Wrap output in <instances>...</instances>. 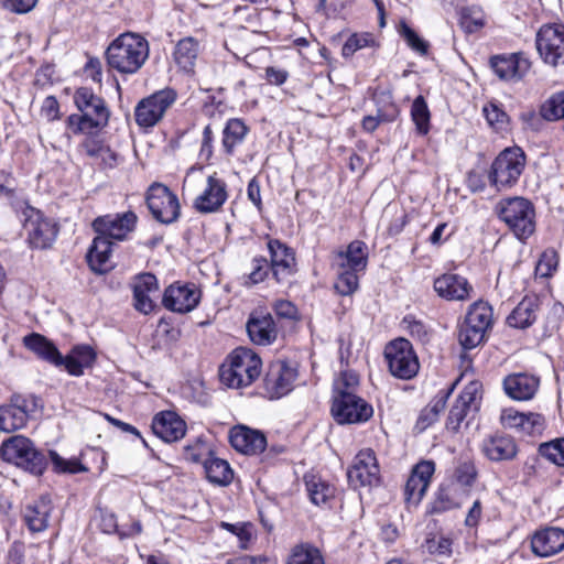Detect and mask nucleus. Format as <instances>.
<instances>
[{
  "label": "nucleus",
  "mask_w": 564,
  "mask_h": 564,
  "mask_svg": "<svg viewBox=\"0 0 564 564\" xmlns=\"http://www.w3.org/2000/svg\"><path fill=\"white\" fill-rule=\"evenodd\" d=\"M149 42L139 33L126 32L117 36L106 51L110 68L120 74H135L149 58Z\"/></svg>",
  "instance_id": "1"
},
{
  "label": "nucleus",
  "mask_w": 564,
  "mask_h": 564,
  "mask_svg": "<svg viewBox=\"0 0 564 564\" xmlns=\"http://www.w3.org/2000/svg\"><path fill=\"white\" fill-rule=\"evenodd\" d=\"M261 359L251 349L236 348L220 366L219 376L224 384L240 389L249 387L261 373Z\"/></svg>",
  "instance_id": "2"
},
{
  "label": "nucleus",
  "mask_w": 564,
  "mask_h": 564,
  "mask_svg": "<svg viewBox=\"0 0 564 564\" xmlns=\"http://www.w3.org/2000/svg\"><path fill=\"white\" fill-rule=\"evenodd\" d=\"M74 101L80 115H70L68 123L74 132L91 133L107 126L110 112L102 98L91 89L82 87L76 90Z\"/></svg>",
  "instance_id": "3"
},
{
  "label": "nucleus",
  "mask_w": 564,
  "mask_h": 564,
  "mask_svg": "<svg viewBox=\"0 0 564 564\" xmlns=\"http://www.w3.org/2000/svg\"><path fill=\"white\" fill-rule=\"evenodd\" d=\"M496 212L519 240H525L535 230V212L533 205L523 197L501 199Z\"/></svg>",
  "instance_id": "4"
},
{
  "label": "nucleus",
  "mask_w": 564,
  "mask_h": 564,
  "mask_svg": "<svg viewBox=\"0 0 564 564\" xmlns=\"http://www.w3.org/2000/svg\"><path fill=\"white\" fill-rule=\"evenodd\" d=\"M1 456L33 475H41L46 466L45 456L34 448L29 438L21 435L12 436L2 443Z\"/></svg>",
  "instance_id": "5"
},
{
  "label": "nucleus",
  "mask_w": 564,
  "mask_h": 564,
  "mask_svg": "<svg viewBox=\"0 0 564 564\" xmlns=\"http://www.w3.org/2000/svg\"><path fill=\"white\" fill-rule=\"evenodd\" d=\"M525 166V155L520 148L503 150L492 162L489 173L490 183L497 188L514 185Z\"/></svg>",
  "instance_id": "6"
},
{
  "label": "nucleus",
  "mask_w": 564,
  "mask_h": 564,
  "mask_svg": "<svg viewBox=\"0 0 564 564\" xmlns=\"http://www.w3.org/2000/svg\"><path fill=\"white\" fill-rule=\"evenodd\" d=\"M21 221L32 248L46 249L52 246L57 236V227L40 210L26 205L21 212Z\"/></svg>",
  "instance_id": "7"
},
{
  "label": "nucleus",
  "mask_w": 564,
  "mask_h": 564,
  "mask_svg": "<svg viewBox=\"0 0 564 564\" xmlns=\"http://www.w3.org/2000/svg\"><path fill=\"white\" fill-rule=\"evenodd\" d=\"M384 357L392 376L400 379L413 378L420 368L417 357L412 345L404 338L389 343L384 348Z\"/></svg>",
  "instance_id": "8"
},
{
  "label": "nucleus",
  "mask_w": 564,
  "mask_h": 564,
  "mask_svg": "<svg viewBox=\"0 0 564 564\" xmlns=\"http://www.w3.org/2000/svg\"><path fill=\"white\" fill-rule=\"evenodd\" d=\"M174 89L165 88L143 98L134 109L137 123L142 128H152L162 120L166 110L175 102Z\"/></svg>",
  "instance_id": "9"
},
{
  "label": "nucleus",
  "mask_w": 564,
  "mask_h": 564,
  "mask_svg": "<svg viewBox=\"0 0 564 564\" xmlns=\"http://www.w3.org/2000/svg\"><path fill=\"white\" fill-rule=\"evenodd\" d=\"M536 50L543 62L552 67L564 65V25L544 24L536 33Z\"/></svg>",
  "instance_id": "10"
},
{
  "label": "nucleus",
  "mask_w": 564,
  "mask_h": 564,
  "mask_svg": "<svg viewBox=\"0 0 564 564\" xmlns=\"http://www.w3.org/2000/svg\"><path fill=\"white\" fill-rule=\"evenodd\" d=\"M332 414L339 424L367 422L373 414L372 406L356 393L334 397Z\"/></svg>",
  "instance_id": "11"
},
{
  "label": "nucleus",
  "mask_w": 564,
  "mask_h": 564,
  "mask_svg": "<svg viewBox=\"0 0 564 564\" xmlns=\"http://www.w3.org/2000/svg\"><path fill=\"white\" fill-rule=\"evenodd\" d=\"M147 204L152 216L162 224H172L180 216L181 207L177 196L163 184L155 183L150 186Z\"/></svg>",
  "instance_id": "12"
},
{
  "label": "nucleus",
  "mask_w": 564,
  "mask_h": 564,
  "mask_svg": "<svg viewBox=\"0 0 564 564\" xmlns=\"http://www.w3.org/2000/svg\"><path fill=\"white\" fill-rule=\"evenodd\" d=\"M296 377V369L285 361L272 362L263 380L265 395L271 400L286 395L292 391Z\"/></svg>",
  "instance_id": "13"
},
{
  "label": "nucleus",
  "mask_w": 564,
  "mask_h": 564,
  "mask_svg": "<svg viewBox=\"0 0 564 564\" xmlns=\"http://www.w3.org/2000/svg\"><path fill=\"white\" fill-rule=\"evenodd\" d=\"M347 478L354 490L372 487L379 481V466L372 451L366 449L357 454Z\"/></svg>",
  "instance_id": "14"
},
{
  "label": "nucleus",
  "mask_w": 564,
  "mask_h": 564,
  "mask_svg": "<svg viewBox=\"0 0 564 564\" xmlns=\"http://www.w3.org/2000/svg\"><path fill=\"white\" fill-rule=\"evenodd\" d=\"M137 223V216L132 212L123 214L105 215L96 218L93 228L97 236H104L107 240H123L131 232Z\"/></svg>",
  "instance_id": "15"
},
{
  "label": "nucleus",
  "mask_w": 564,
  "mask_h": 564,
  "mask_svg": "<svg viewBox=\"0 0 564 564\" xmlns=\"http://www.w3.org/2000/svg\"><path fill=\"white\" fill-rule=\"evenodd\" d=\"M481 384L471 381L459 393L455 403L449 410L446 422L447 430L457 432L463 421L471 410H477L480 401Z\"/></svg>",
  "instance_id": "16"
},
{
  "label": "nucleus",
  "mask_w": 564,
  "mask_h": 564,
  "mask_svg": "<svg viewBox=\"0 0 564 564\" xmlns=\"http://www.w3.org/2000/svg\"><path fill=\"white\" fill-rule=\"evenodd\" d=\"M495 74L506 82H519L530 70L531 62L524 53L497 55L490 58Z\"/></svg>",
  "instance_id": "17"
},
{
  "label": "nucleus",
  "mask_w": 564,
  "mask_h": 564,
  "mask_svg": "<svg viewBox=\"0 0 564 564\" xmlns=\"http://www.w3.org/2000/svg\"><path fill=\"white\" fill-rule=\"evenodd\" d=\"M500 423L525 435H540L545 429V420L539 413H523L513 408L501 411Z\"/></svg>",
  "instance_id": "18"
},
{
  "label": "nucleus",
  "mask_w": 564,
  "mask_h": 564,
  "mask_svg": "<svg viewBox=\"0 0 564 564\" xmlns=\"http://www.w3.org/2000/svg\"><path fill=\"white\" fill-rule=\"evenodd\" d=\"M268 250L271 271L276 282L286 281L295 272V254L291 248L278 239H269Z\"/></svg>",
  "instance_id": "19"
},
{
  "label": "nucleus",
  "mask_w": 564,
  "mask_h": 564,
  "mask_svg": "<svg viewBox=\"0 0 564 564\" xmlns=\"http://www.w3.org/2000/svg\"><path fill=\"white\" fill-rule=\"evenodd\" d=\"M246 329L250 340L259 346H269L278 337V328L270 313L254 311L249 315Z\"/></svg>",
  "instance_id": "20"
},
{
  "label": "nucleus",
  "mask_w": 564,
  "mask_h": 564,
  "mask_svg": "<svg viewBox=\"0 0 564 564\" xmlns=\"http://www.w3.org/2000/svg\"><path fill=\"white\" fill-rule=\"evenodd\" d=\"M226 183L213 175L208 176L205 189L194 202V207L203 214L215 213L227 200Z\"/></svg>",
  "instance_id": "21"
},
{
  "label": "nucleus",
  "mask_w": 564,
  "mask_h": 564,
  "mask_svg": "<svg viewBox=\"0 0 564 564\" xmlns=\"http://www.w3.org/2000/svg\"><path fill=\"white\" fill-rule=\"evenodd\" d=\"M540 388V378L530 373H512L503 379V389L508 397L517 401L534 398Z\"/></svg>",
  "instance_id": "22"
},
{
  "label": "nucleus",
  "mask_w": 564,
  "mask_h": 564,
  "mask_svg": "<svg viewBox=\"0 0 564 564\" xmlns=\"http://www.w3.org/2000/svg\"><path fill=\"white\" fill-rule=\"evenodd\" d=\"M199 302V292L194 286L170 285L163 295V305L173 312L187 313Z\"/></svg>",
  "instance_id": "23"
},
{
  "label": "nucleus",
  "mask_w": 564,
  "mask_h": 564,
  "mask_svg": "<svg viewBox=\"0 0 564 564\" xmlns=\"http://www.w3.org/2000/svg\"><path fill=\"white\" fill-rule=\"evenodd\" d=\"M434 290L438 296L447 301H465L470 297L473 286L466 278L446 273L435 279Z\"/></svg>",
  "instance_id": "24"
},
{
  "label": "nucleus",
  "mask_w": 564,
  "mask_h": 564,
  "mask_svg": "<svg viewBox=\"0 0 564 564\" xmlns=\"http://www.w3.org/2000/svg\"><path fill=\"white\" fill-rule=\"evenodd\" d=\"M532 552L540 557H549L564 550V530L545 528L536 531L531 539Z\"/></svg>",
  "instance_id": "25"
},
{
  "label": "nucleus",
  "mask_w": 564,
  "mask_h": 564,
  "mask_svg": "<svg viewBox=\"0 0 564 564\" xmlns=\"http://www.w3.org/2000/svg\"><path fill=\"white\" fill-rule=\"evenodd\" d=\"M153 433L166 443L181 440L186 433V423L172 411L156 414L152 421Z\"/></svg>",
  "instance_id": "26"
},
{
  "label": "nucleus",
  "mask_w": 564,
  "mask_h": 564,
  "mask_svg": "<svg viewBox=\"0 0 564 564\" xmlns=\"http://www.w3.org/2000/svg\"><path fill=\"white\" fill-rule=\"evenodd\" d=\"M158 280L152 273H142L134 279V307L139 312L143 314L150 313L154 307V299L158 297Z\"/></svg>",
  "instance_id": "27"
},
{
  "label": "nucleus",
  "mask_w": 564,
  "mask_h": 564,
  "mask_svg": "<svg viewBox=\"0 0 564 564\" xmlns=\"http://www.w3.org/2000/svg\"><path fill=\"white\" fill-rule=\"evenodd\" d=\"M229 440L235 449L248 455L261 453L267 445L265 436L261 432L247 426L234 427Z\"/></svg>",
  "instance_id": "28"
},
{
  "label": "nucleus",
  "mask_w": 564,
  "mask_h": 564,
  "mask_svg": "<svg viewBox=\"0 0 564 564\" xmlns=\"http://www.w3.org/2000/svg\"><path fill=\"white\" fill-rule=\"evenodd\" d=\"M53 507L50 496H40L24 508V521L32 532H42L48 525V517Z\"/></svg>",
  "instance_id": "29"
},
{
  "label": "nucleus",
  "mask_w": 564,
  "mask_h": 564,
  "mask_svg": "<svg viewBox=\"0 0 564 564\" xmlns=\"http://www.w3.org/2000/svg\"><path fill=\"white\" fill-rule=\"evenodd\" d=\"M368 264L367 246L364 241H351L345 251H340L335 257L336 268L364 272Z\"/></svg>",
  "instance_id": "30"
},
{
  "label": "nucleus",
  "mask_w": 564,
  "mask_h": 564,
  "mask_svg": "<svg viewBox=\"0 0 564 564\" xmlns=\"http://www.w3.org/2000/svg\"><path fill=\"white\" fill-rule=\"evenodd\" d=\"M482 452L490 460H508L517 455V445L511 436L496 434L484 440Z\"/></svg>",
  "instance_id": "31"
},
{
  "label": "nucleus",
  "mask_w": 564,
  "mask_h": 564,
  "mask_svg": "<svg viewBox=\"0 0 564 564\" xmlns=\"http://www.w3.org/2000/svg\"><path fill=\"white\" fill-rule=\"evenodd\" d=\"M112 242L104 236H96L87 253V261L90 269L99 274L112 269L110 262Z\"/></svg>",
  "instance_id": "32"
},
{
  "label": "nucleus",
  "mask_w": 564,
  "mask_h": 564,
  "mask_svg": "<svg viewBox=\"0 0 564 564\" xmlns=\"http://www.w3.org/2000/svg\"><path fill=\"white\" fill-rule=\"evenodd\" d=\"M23 344L39 358L59 367V364L62 362L61 352L45 336L39 333H32L23 338Z\"/></svg>",
  "instance_id": "33"
},
{
  "label": "nucleus",
  "mask_w": 564,
  "mask_h": 564,
  "mask_svg": "<svg viewBox=\"0 0 564 564\" xmlns=\"http://www.w3.org/2000/svg\"><path fill=\"white\" fill-rule=\"evenodd\" d=\"M435 471V465L431 460H422L416 464L405 485V494H425Z\"/></svg>",
  "instance_id": "34"
},
{
  "label": "nucleus",
  "mask_w": 564,
  "mask_h": 564,
  "mask_svg": "<svg viewBox=\"0 0 564 564\" xmlns=\"http://www.w3.org/2000/svg\"><path fill=\"white\" fill-rule=\"evenodd\" d=\"M200 51L199 42L187 36L180 40L175 46L173 56L175 63L185 72H192Z\"/></svg>",
  "instance_id": "35"
},
{
  "label": "nucleus",
  "mask_w": 564,
  "mask_h": 564,
  "mask_svg": "<svg viewBox=\"0 0 564 564\" xmlns=\"http://www.w3.org/2000/svg\"><path fill=\"white\" fill-rule=\"evenodd\" d=\"M538 300L525 296L508 316L509 326L514 328H527L531 326L536 318Z\"/></svg>",
  "instance_id": "36"
},
{
  "label": "nucleus",
  "mask_w": 564,
  "mask_h": 564,
  "mask_svg": "<svg viewBox=\"0 0 564 564\" xmlns=\"http://www.w3.org/2000/svg\"><path fill=\"white\" fill-rule=\"evenodd\" d=\"M28 421L26 411L20 405L0 406V431L14 432L22 429Z\"/></svg>",
  "instance_id": "37"
},
{
  "label": "nucleus",
  "mask_w": 564,
  "mask_h": 564,
  "mask_svg": "<svg viewBox=\"0 0 564 564\" xmlns=\"http://www.w3.org/2000/svg\"><path fill=\"white\" fill-rule=\"evenodd\" d=\"M206 477L210 482L227 485L231 481L234 473L229 464L220 458L209 457L204 462Z\"/></svg>",
  "instance_id": "38"
},
{
  "label": "nucleus",
  "mask_w": 564,
  "mask_h": 564,
  "mask_svg": "<svg viewBox=\"0 0 564 564\" xmlns=\"http://www.w3.org/2000/svg\"><path fill=\"white\" fill-rule=\"evenodd\" d=\"M248 128L240 119H230L223 131V147L227 154H232L235 148L242 143Z\"/></svg>",
  "instance_id": "39"
},
{
  "label": "nucleus",
  "mask_w": 564,
  "mask_h": 564,
  "mask_svg": "<svg viewBox=\"0 0 564 564\" xmlns=\"http://www.w3.org/2000/svg\"><path fill=\"white\" fill-rule=\"evenodd\" d=\"M286 564H325V560L318 547L301 543L292 549Z\"/></svg>",
  "instance_id": "40"
},
{
  "label": "nucleus",
  "mask_w": 564,
  "mask_h": 564,
  "mask_svg": "<svg viewBox=\"0 0 564 564\" xmlns=\"http://www.w3.org/2000/svg\"><path fill=\"white\" fill-rule=\"evenodd\" d=\"M465 321L488 332V329H490L492 326L494 321L492 308L486 302H475L469 307Z\"/></svg>",
  "instance_id": "41"
},
{
  "label": "nucleus",
  "mask_w": 564,
  "mask_h": 564,
  "mask_svg": "<svg viewBox=\"0 0 564 564\" xmlns=\"http://www.w3.org/2000/svg\"><path fill=\"white\" fill-rule=\"evenodd\" d=\"M411 118L415 123L417 133L425 135L430 131V110L422 96L414 99L411 107Z\"/></svg>",
  "instance_id": "42"
},
{
  "label": "nucleus",
  "mask_w": 564,
  "mask_h": 564,
  "mask_svg": "<svg viewBox=\"0 0 564 564\" xmlns=\"http://www.w3.org/2000/svg\"><path fill=\"white\" fill-rule=\"evenodd\" d=\"M486 333L482 328L464 321L458 333L459 344L464 349H473L484 341Z\"/></svg>",
  "instance_id": "43"
},
{
  "label": "nucleus",
  "mask_w": 564,
  "mask_h": 564,
  "mask_svg": "<svg viewBox=\"0 0 564 564\" xmlns=\"http://www.w3.org/2000/svg\"><path fill=\"white\" fill-rule=\"evenodd\" d=\"M375 46H377V42L373 34L368 32L354 33L345 42L341 48V54L347 58L361 48Z\"/></svg>",
  "instance_id": "44"
},
{
  "label": "nucleus",
  "mask_w": 564,
  "mask_h": 564,
  "mask_svg": "<svg viewBox=\"0 0 564 564\" xmlns=\"http://www.w3.org/2000/svg\"><path fill=\"white\" fill-rule=\"evenodd\" d=\"M337 280L335 283V290L341 295H351L359 286V273L358 271L346 270L336 268Z\"/></svg>",
  "instance_id": "45"
},
{
  "label": "nucleus",
  "mask_w": 564,
  "mask_h": 564,
  "mask_svg": "<svg viewBox=\"0 0 564 564\" xmlns=\"http://www.w3.org/2000/svg\"><path fill=\"white\" fill-rule=\"evenodd\" d=\"M421 546L432 555L443 556L452 553V540L432 532L426 534L425 541Z\"/></svg>",
  "instance_id": "46"
},
{
  "label": "nucleus",
  "mask_w": 564,
  "mask_h": 564,
  "mask_svg": "<svg viewBox=\"0 0 564 564\" xmlns=\"http://www.w3.org/2000/svg\"><path fill=\"white\" fill-rule=\"evenodd\" d=\"M539 453L549 462L564 466V438H556L539 446Z\"/></svg>",
  "instance_id": "47"
},
{
  "label": "nucleus",
  "mask_w": 564,
  "mask_h": 564,
  "mask_svg": "<svg viewBox=\"0 0 564 564\" xmlns=\"http://www.w3.org/2000/svg\"><path fill=\"white\" fill-rule=\"evenodd\" d=\"M399 34L406 44L416 53L425 55L429 51V43L421 39L417 33L411 29L405 21H401L398 28Z\"/></svg>",
  "instance_id": "48"
},
{
  "label": "nucleus",
  "mask_w": 564,
  "mask_h": 564,
  "mask_svg": "<svg viewBox=\"0 0 564 564\" xmlns=\"http://www.w3.org/2000/svg\"><path fill=\"white\" fill-rule=\"evenodd\" d=\"M557 264V252L554 249H547L541 254L535 265V275L541 278H549L556 270Z\"/></svg>",
  "instance_id": "49"
},
{
  "label": "nucleus",
  "mask_w": 564,
  "mask_h": 564,
  "mask_svg": "<svg viewBox=\"0 0 564 564\" xmlns=\"http://www.w3.org/2000/svg\"><path fill=\"white\" fill-rule=\"evenodd\" d=\"M359 386V377L354 371H344L340 377L335 381V395L340 397L345 393H356Z\"/></svg>",
  "instance_id": "50"
},
{
  "label": "nucleus",
  "mask_w": 564,
  "mask_h": 564,
  "mask_svg": "<svg viewBox=\"0 0 564 564\" xmlns=\"http://www.w3.org/2000/svg\"><path fill=\"white\" fill-rule=\"evenodd\" d=\"M270 269L271 267L264 257L253 258L251 262V270L248 274V281L246 284L253 285L263 282L268 276Z\"/></svg>",
  "instance_id": "51"
},
{
  "label": "nucleus",
  "mask_w": 564,
  "mask_h": 564,
  "mask_svg": "<svg viewBox=\"0 0 564 564\" xmlns=\"http://www.w3.org/2000/svg\"><path fill=\"white\" fill-rule=\"evenodd\" d=\"M50 457L57 473L76 474L85 470L84 466L77 459H64L54 451L50 452Z\"/></svg>",
  "instance_id": "52"
},
{
  "label": "nucleus",
  "mask_w": 564,
  "mask_h": 564,
  "mask_svg": "<svg viewBox=\"0 0 564 564\" xmlns=\"http://www.w3.org/2000/svg\"><path fill=\"white\" fill-rule=\"evenodd\" d=\"M89 156L100 160L105 167L112 169L118 163V155L110 148L102 145H94L87 149Z\"/></svg>",
  "instance_id": "53"
},
{
  "label": "nucleus",
  "mask_w": 564,
  "mask_h": 564,
  "mask_svg": "<svg viewBox=\"0 0 564 564\" xmlns=\"http://www.w3.org/2000/svg\"><path fill=\"white\" fill-rule=\"evenodd\" d=\"M484 115L488 123L496 129H502L508 122L507 113L496 104L485 106Z\"/></svg>",
  "instance_id": "54"
},
{
  "label": "nucleus",
  "mask_w": 564,
  "mask_h": 564,
  "mask_svg": "<svg viewBox=\"0 0 564 564\" xmlns=\"http://www.w3.org/2000/svg\"><path fill=\"white\" fill-rule=\"evenodd\" d=\"M274 313L280 318L294 321L299 318L297 307L289 300H278L272 306Z\"/></svg>",
  "instance_id": "55"
},
{
  "label": "nucleus",
  "mask_w": 564,
  "mask_h": 564,
  "mask_svg": "<svg viewBox=\"0 0 564 564\" xmlns=\"http://www.w3.org/2000/svg\"><path fill=\"white\" fill-rule=\"evenodd\" d=\"M39 0H0L2 7L13 13H28L37 3Z\"/></svg>",
  "instance_id": "56"
},
{
  "label": "nucleus",
  "mask_w": 564,
  "mask_h": 564,
  "mask_svg": "<svg viewBox=\"0 0 564 564\" xmlns=\"http://www.w3.org/2000/svg\"><path fill=\"white\" fill-rule=\"evenodd\" d=\"M70 354L84 368L90 367L96 359V354L89 346H77Z\"/></svg>",
  "instance_id": "57"
},
{
  "label": "nucleus",
  "mask_w": 564,
  "mask_h": 564,
  "mask_svg": "<svg viewBox=\"0 0 564 564\" xmlns=\"http://www.w3.org/2000/svg\"><path fill=\"white\" fill-rule=\"evenodd\" d=\"M209 453V448L200 438L197 440L195 445H187L185 447L186 459L195 463L200 462Z\"/></svg>",
  "instance_id": "58"
},
{
  "label": "nucleus",
  "mask_w": 564,
  "mask_h": 564,
  "mask_svg": "<svg viewBox=\"0 0 564 564\" xmlns=\"http://www.w3.org/2000/svg\"><path fill=\"white\" fill-rule=\"evenodd\" d=\"M307 494H323L328 490V484L324 482L316 475H305L304 477Z\"/></svg>",
  "instance_id": "59"
},
{
  "label": "nucleus",
  "mask_w": 564,
  "mask_h": 564,
  "mask_svg": "<svg viewBox=\"0 0 564 564\" xmlns=\"http://www.w3.org/2000/svg\"><path fill=\"white\" fill-rule=\"evenodd\" d=\"M213 155V130L210 126H206L203 131L202 147L199 156L208 161Z\"/></svg>",
  "instance_id": "60"
},
{
  "label": "nucleus",
  "mask_w": 564,
  "mask_h": 564,
  "mask_svg": "<svg viewBox=\"0 0 564 564\" xmlns=\"http://www.w3.org/2000/svg\"><path fill=\"white\" fill-rule=\"evenodd\" d=\"M41 113L47 121L58 118V102L55 97L48 96L44 99Z\"/></svg>",
  "instance_id": "61"
},
{
  "label": "nucleus",
  "mask_w": 564,
  "mask_h": 564,
  "mask_svg": "<svg viewBox=\"0 0 564 564\" xmlns=\"http://www.w3.org/2000/svg\"><path fill=\"white\" fill-rule=\"evenodd\" d=\"M61 360L62 362L59 364V367L64 366L69 375L79 377L84 373L85 368L72 356V354L66 357L61 355Z\"/></svg>",
  "instance_id": "62"
},
{
  "label": "nucleus",
  "mask_w": 564,
  "mask_h": 564,
  "mask_svg": "<svg viewBox=\"0 0 564 564\" xmlns=\"http://www.w3.org/2000/svg\"><path fill=\"white\" fill-rule=\"evenodd\" d=\"M438 417L433 413V410H427L424 408L416 421L415 429L419 432H423L429 426H431Z\"/></svg>",
  "instance_id": "63"
},
{
  "label": "nucleus",
  "mask_w": 564,
  "mask_h": 564,
  "mask_svg": "<svg viewBox=\"0 0 564 564\" xmlns=\"http://www.w3.org/2000/svg\"><path fill=\"white\" fill-rule=\"evenodd\" d=\"M476 477V473L473 466L464 465L456 471L457 482L463 486H470Z\"/></svg>",
  "instance_id": "64"
}]
</instances>
